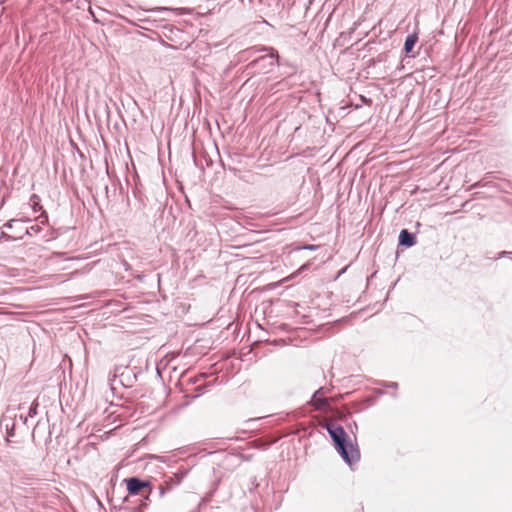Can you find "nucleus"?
Instances as JSON below:
<instances>
[{
    "label": "nucleus",
    "instance_id": "f257e3e1",
    "mask_svg": "<svg viewBox=\"0 0 512 512\" xmlns=\"http://www.w3.org/2000/svg\"><path fill=\"white\" fill-rule=\"evenodd\" d=\"M326 428L342 458L349 465L357 462L360 459V452L358 448L348 443V435L345 430L333 422L327 423Z\"/></svg>",
    "mask_w": 512,
    "mask_h": 512
},
{
    "label": "nucleus",
    "instance_id": "f03ea898",
    "mask_svg": "<svg viewBox=\"0 0 512 512\" xmlns=\"http://www.w3.org/2000/svg\"><path fill=\"white\" fill-rule=\"evenodd\" d=\"M126 488L130 495H137L144 488H149L151 490V485L148 481H142L136 477H131L125 480Z\"/></svg>",
    "mask_w": 512,
    "mask_h": 512
},
{
    "label": "nucleus",
    "instance_id": "7ed1b4c3",
    "mask_svg": "<svg viewBox=\"0 0 512 512\" xmlns=\"http://www.w3.org/2000/svg\"><path fill=\"white\" fill-rule=\"evenodd\" d=\"M415 237L413 234L403 229L399 235V243L406 247H411L415 244Z\"/></svg>",
    "mask_w": 512,
    "mask_h": 512
},
{
    "label": "nucleus",
    "instance_id": "20e7f679",
    "mask_svg": "<svg viewBox=\"0 0 512 512\" xmlns=\"http://www.w3.org/2000/svg\"><path fill=\"white\" fill-rule=\"evenodd\" d=\"M418 40V37L416 34H412V35H409L406 40H405V44H404V48H405V51L407 53H410L414 47V45L416 44Z\"/></svg>",
    "mask_w": 512,
    "mask_h": 512
},
{
    "label": "nucleus",
    "instance_id": "39448f33",
    "mask_svg": "<svg viewBox=\"0 0 512 512\" xmlns=\"http://www.w3.org/2000/svg\"><path fill=\"white\" fill-rule=\"evenodd\" d=\"M39 197L35 194H33L30 198V202H31V205H32V208L35 212L39 211L42 209V207L40 206L39 204Z\"/></svg>",
    "mask_w": 512,
    "mask_h": 512
},
{
    "label": "nucleus",
    "instance_id": "423d86ee",
    "mask_svg": "<svg viewBox=\"0 0 512 512\" xmlns=\"http://www.w3.org/2000/svg\"><path fill=\"white\" fill-rule=\"evenodd\" d=\"M317 248V246L315 245H306L304 246V249H307V250H315Z\"/></svg>",
    "mask_w": 512,
    "mask_h": 512
}]
</instances>
